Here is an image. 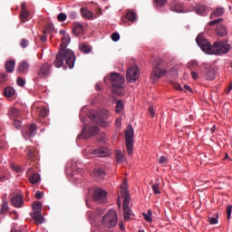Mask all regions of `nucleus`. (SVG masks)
Listing matches in <instances>:
<instances>
[{
    "instance_id": "43",
    "label": "nucleus",
    "mask_w": 232,
    "mask_h": 232,
    "mask_svg": "<svg viewBox=\"0 0 232 232\" xmlns=\"http://www.w3.org/2000/svg\"><path fill=\"white\" fill-rule=\"evenodd\" d=\"M223 21H224L223 18H218V19H216V20H213V21L209 22L208 24V25H209V26L217 25L218 24H221Z\"/></svg>"
},
{
    "instance_id": "37",
    "label": "nucleus",
    "mask_w": 232,
    "mask_h": 232,
    "mask_svg": "<svg viewBox=\"0 0 232 232\" xmlns=\"http://www.w3.org/2000/svg\"><path fill=\"white\" fill-rule=\"evenodd\" d=\"M9 211V205L7 201H3L2 208L0 209L1 214H6Z\"/></svg>"
},
{
    "instance_id": "29",
    "label": "nucleus",
    "mask_w": 232,
    "mask_h": 232,
    "mask_svg": "<svg viewBox=\"0 0 232 232\" xmlns=\"http://www.w3.org/2000/svg\"><path fill=\"white\" fill-rule=\"evenodd\" d=\"M31 217L33 218V219L35 221L36 224H42L44 222V218L41 214V212H34L33 214H31Z\"/></svg>"
},
{
    "instance_id": "23",
    "label": "nucleus",
    "mask_w": 232,
    "mask_h": 232,
    "mask_svg": "<svg viewBox=\"0 0 232 232\" xmlns=\"http://www.w3.org/2000/svg\"><path fill=\"white\" fill-rule=\"evenodd\" d=\"M187 67L190 72L199 71V63L196 60H191L190 62H188Z\"/></svg>"
},
{
    "instance_id": "10",
    "label": "nucleus",
    "mask_w": 232,
    "mask_h": 232,
    "mask_svg": "<svg viewBox=\"0 0 232 232\" xmlns=\"http://www.w3.org/2000/svg\"><path fill=\"white\" fill-rule=\"evenodd\" d=\"M140 78V69L138 66H132L128 69L127 81L129 82H136Z\"/></svg>"
},
{
    "instance_id": "48",
    "label": "nucleus",
    "mask_w": 232,
    "mask_h": 232,
    "mask_svg": "<svg viewBox=\"0 0 232 232\" xmlns=\"http://www.w3.org/2000/svg\"><path fill=\"white\" fill-rule=\"evenodd\" d=\"M66 18H67V15H66L64 13L59 14L58 16H57V19H58L60 22L65 21Z\"/></svg>"
},
{
    "instance_id": "33",
    "label": "nucleus",
    "mask_w": 232,
    "mask_h": 232,
    "mask_svg": "<svg viewBox=\"0 0 232 232\" xmlns=\"http://www.w3.org/2000/svg\"><path fill=\"white\" fill-rule=\"evenodd\" d=\"M81 12L83 17L88 19H93V14L91 11L85 8H82Z\"/></svg>"
},
{
    "instance_id": "12",
    "label": "nucleus",
    "mask_w": 232,
    "mask_h": 232,
    "mask_svg": "<svg viewBox=\"0 0 232 232\" xmlns=\"http://www.w3.org/2000/svg\"><path fill=\"white\" fill-rule=\"evenodd\" d=\"M107 192L100 188L93 190L92 198L95 202L103 203L106 200Z\"/></svg>"
},
{
    "instance_id": "8",
    "label": "nucleus",
    "mask_w": 232,
    "mask_h": 232,
    "mask_svg": "<svg viewBox=\"0 0 232 232\" xmlns=\"http://www.w3.org/2000/svg\"><path fill=\"white\" fill-rule=\"evenodd\" d=\"M133 127L131 126V124H129L125 130L126 148L129 155H131L133 152Z\"/></svg>"
},
{
    "instance_id": "26",
    "label": "nucleus",
    "mask_w": 232,
    "mask_h": 232,
    "mask_svg": "<svg viewBox=\"0 0 232 232\" xmlns=\"http://www.w3.org/2000/svg\"><path fill=\"white\" fill-rule=\"evenodd\" d=\"M15 94V89L12 86H7L4 89V96L6 98H11Z\"/></svg>"
},
{
    "instance_id": "15",
    "label": "nucleus",
    "mask_w": 232,
    "mask_h": 232,
    "mask_svg": "<svg viewBox=\"0 0 232 232\" xmlns=\"http://www.w3.org/2000/svg\"><path fill=\"white\" fill-rule=\"evenodd\" d=\"M27 159L30 161H35L38 160V150L34 147H26L24 150Z\"/></svg>"
},
{
    "instance_id": "44",
    "label": "nucleus",
    "mask_w": 232,
    "mask_h": 232,
    "mask_svg": "<svg viewBox=\"0 0 232 232\" xmlns=\"http://www.w3.org/2000/svg\"><path fill=\"white\" fill-rule=\"evenodd\" d=\"M226 212H227V220H230L231 219V215H232V206L231 205L227 206Z\"/></svg>"
},
{
    "instance_id": "24",
    "label": "nucleus",
    "mask_w": 232,
    "mask_h": 232,
    "mask_svg": "<svg viewBox=\"0 0 232 232\" xmlns=\"http://www.w3.org/2000/svg\"><path fill=\"white\" fill-rule=\"evenodd\" d=\"M225 12L224 7H217L216 10L211 13L209 18L213 19L214 17H220L225 14Z\"/></svg>"
},
{
    "instance_id": "52",
    "label": "nucleus",
    "mask_w": 232,
    "mask_h": 232,
    "mask_svg": "<svg viewBox=\"0 0 232 232\" xmlns=\"http://www.w3.org/2000/svg\"><path fill=\"white\" fill-rule=\"evenodd\" d=\"M111 39L114 43H117V41H120V34L118 33H113L111 34Z\"/></svg>"
},
{
    "instance_id": "1",
    "label": "nucleus",
    "mask_w": 232,
    "mask_h": 232,
    "mask_svg": "<svg viewBox=\"0 0 232 232\" xmlns=\"http://www.w3.org/2000/svg\"><path fill=\"white\" fill-rule=\"evenodd\" d=\"M196 43L198 46L205 52V53H208L210 55H220V53H228L231 50V45L227 44V41H216L213 45L206 40L203 36L198 35L196 37Z\"/></svg>"
},
{
    "instance_id": "30",
    "label": "nucleus",
    "mask_w": 232,
    "mask_h": 232,
    "mask_svg": "<svg viewBox=\"0 0 232 232\" xmlns=\"http://www.w3.org/2000/svg\"><path fill=\"white\" fill-rule=\"evenodd\" d=\"M37 115L39 118L44 119L48 115V110L44 106H41L37 108Z\"/></svg>"
},
{
    "instance_id": "28",
    "label": "nucleus",
    "mask_w": 232,
    "mask_h": 232,
    "mask_svg": "<svg viewBox=\"0 0 232 232\" xmlns=\"http://www.w3.org/2000/svg\"><path fill=\"white\" fill-rule=\"evenodd\" d=\"M72 32L75 35L82 34L83 33V26L80 23H74Z\"/></svg>"
},
{
    "instance_id": "3",
    "label": "nucleus",
    "mask_w": 232,
    "mask_h": 232,
    "mask_svg": "<svg viewBox=\"0 0 232 232\" xmlns=\"http://www.w3.org/2000/svg\"><path fill=\"white\" fill-rule=\"evenodd\" d=\"M168 73V71L164 68L163 61L157 59L152 66V72L150 73V82L156 83L160 78L164 77Z\"/></svg>"
},
{
    "instance_id": "42",
    "label": "nucleus",
    "mask_w": 232,
    "mask_h": 232,
    "mask_svg": "<svg viewBox=\"0 0 232 232\" xmlns=\"http://www.w3.org/2000/svg\"><path fill=\"white\" fill-rule=\"evenodd\" d=\"M8 81V74L6 72L0 73V83H5Z\"/></svg>"
},
{
    "instance_id": "55",
    "label": "nucleus",
    "mask_w": 232,
    "mask_h": 232,
    "mask_svg": "<svg viewBox=\"0 0 232 232\" xmlns=\"http://www.w3.org/2000/svg\"><path fill=\"white\" fill-rule=\"evenodd\" d=\"M149 114L150 115V118L155 117V111H154L153 106L149 107Z\"/></svg>"
},
{
    "instance_id": "34",
    "label": "nucleus",
    "mask_w": 232,
    "mask_h": 232,
    "mask_svg": "<svg viewBox=\"0 0 232 232\" xmlns=\"http://www.w3.org/2000/svg\"><path fill=\"white\" fill-rule=\"evenodd\" d=\"M116 160L119 164L122 163L125 160V156L121 150L116 151Z\"/></svg>"
},
{
    "instance_id": "16",
    "label": "nucleus",
    "mask_w": 232,
    "mask_h": 232,
    "mask_svg": "<svg viewBox=\"0 0 232 232\" xmlns=\"http://www.w3.org/2000/svg\"><path fill=\"white\" fill-rule=\"evenodd\" d=\"M170 10L176 13H187L189 12V10H186L185 5L183 3L175 1L172 2L170 5Z\"/></svg>"
},
{
    "instance_id": "57",
    "label": "nucleus",
    "mask_w": 232,
    "mask_h": 232,
    "mask_svg": "<svg viewBox=\"0 0 232 232\" xmlns=\"http://www.w3.org/2000/svg\"><path fill=\"white\" fill-rule=\"evenodd\" d=\"M43 197H44V193H43V192L37 191V192L35 193V198H36V199L40 200V199H42Z\"/></svg>"
},
{
    "instance_id": "64",
    "label": "nucleus",
    "mask_w": 232,
    "mask_h": 232,
    "mask_svg": "<svg viewBox=\"0 0 232 232\" xmlns=\"http://www.w3.org/2000/svg\"><path fill=\"white\" fill-rule=\"evenodd\" d=\"M11 232H21V230H17V229H15L14 227H13V228L11 229Z\"/></svg>"
},
{
    "instance_id": "50",
    "label": "nucleus",
    "mask_w": 232,
    "mask_h": 232,
    "mask_svg": "<svg viewBox=\"0 0 232 232\" xmlns=\"http://www.w3.org/2000/svg\"><path fill=\"white\" fill-rule=\"evenodd\" d=\"M13 124H14V126L17 130L21 129V126H22L21 121L14 119Z\"/></svg>"
},
{
    "instance_id": "9",
    "label": "nucleus",
    "mask_w": 232,
    "mask_h": 232,
    "mask_svg": "<svg viewBox=\"0 0 232 232\" xmlns=\"http://www.w3.org/2000/svg\"><path fill=\"white\" fill-rule=\"evenodd\" d=\"M113 88L115 89H123V84L125 82V79L120 73L112 72L111 73L110 78Z\"/></svg>"
},
{
    "instance_id": "51",
    "label": "nucleus",
    "mask_w": 232,
    "mask_h": 232,
    "mask_svg": "<svg viewBox=\"0 0 232 232\" xmlns=\"http://www.w3.org/2000/svg\"><path fill=\"white\" fill-rule=\"evenodd\" d=\"M197 72H198V71H192V72H190L191 78H192L194 81H197V80L199 78V75H198V73Z\"/></svg>"
},
{
    "instance_id": "2",
    "label": "nucleus",
    "mask_w": 232,
    "mask_h": 232,
    "mask_svg": "<svg viewBox=\"0 0 232 232\" xmlns=\"http://www.w3.org/2000/svg\"><path fill=\"white\" fill-rule=\"evenodd\" d=\"M64 61L70 69H72L74 67L75 55L72 50L70 49H67L66 51L59 50V53L56 55V59L53 63L55 68L57 69L61 68Z\"/></svg>"
},
{
    "instance_id": "40",
    "label": "nucleus",
    "mask_w": 232,
    "mask_h": 232,
    "mask_svg": "<svg viewBox=\"0 0 232 232\" xmlns=\"http://www.w3.org/2000/svg\"><path fill=\"white\" fill-rule=\"evenodd\" d=\"M30 16V12L28 10H22L20 14V18L24 22V19Z\"/></svg>"
},
{
    "instance_id": "56",
    "label": "nucleus",
    "mask_w": 232,
    "mask_h": 232,
    "mask_svg": "<svg viewBox=\"0 0 232 232\" xmlns=\"http://www.w3.org/2000/svg\"><path fill=\"white\" fill-rule=\"evenodd\" d=\"M173 88H174L176 91L183 92V88L181 87V85H180L179 83H174V84H173Z\"/></svg>"
},
{
    "instance_id": "59",
    "label": "nucleus",
    "mask_w": 232,
    "mask_h": 232,
    "mask_svg": "<svg viewBox=\"0 0 232 232\" xmlns=\"http://www.w3.org/2000/svg\"><path fill=\"white\" fill-rule=\"evenodd\" d=\"M182 91L185 92H191V88H190L188 85L185 84V85L182 87Z\"/></svg>"
},
{
    "instance_id": "31",
    "label": "nucleus",
    "mask_w": 232,
    "mask_h": 232,
    "mask_svg": "<svg viewBox=\"0 0 232 232\" xmlns=\"http://www.w3.org/2000/svg\"><path fill=\"white\" fill-rule=\"evenodd\" d=\"M21 116V113L19 111V109L17 108H12L9 111V117L13 120H15Z\"/></svg>"
},
{
    "instance_id": "7",
    "label": "nucleus",
    "mask_w": 232,
    "mask_h": 232,
    "mask_svg": "<svg viewBox=\"0 0 232 232\" xmlns=\"http://www.w3.org/2000/svg\"><path fill=\"white\" fill-rule=\"evenodd\" d=\"M118 221V215L116 211L110 210L102 218V224L109 227H114L117 225Z\"/></svg>"
},
{
    "instance_id": "13",
    "label": "nucleus",
    "mask_w": 232,
    "mask_h": 232,
    "mask_svg": "<svg viewBox=\"0 0 232 232\" xmlns=\"http://www.w3.org/2000/svg\"><path fill=\"white\" fill-rule=\"evenodd\" d=\"M37 133V125L35 123L31 124L27 129L23 130V136L25 140L34 138Z\"/></svg>"
},
{
    "instance_id": "32",
    "label": "nucleus",
    "mask_w": 232,
    "mask_h": 232,
    "mask_svg": "<svg viewBox=\"0 0 232 232\" xmlns=\"http://www.w3.org/2000/svg\"><path fill=\"white\" fill-rule=\"evenodd\" d=\"M216 33L220 36L227 35V29L224 25H218L216 28Z\"/></svg>"
},
{
    "instance_id": "6",
    "label": "nucleus",
    "mask_w": 232,
    "mask_h": 232,
    "mask_svg": "<svg viewBox=\"0 0 232 232\" xmlns=\"http://www.w3.org/2000/svg\"><path fill=\"white\" fill-rule=\"evenodd\" d=\"M202 67H203L202 74L204 79L209 82L215 81L217 76V72L215 70L214 65L203 63Z\"/></svg>"
},
{
    "instance_id": "22",
    "label": "nucleus",
    "mask_w": 232,
    "mask_h": 232,
    "mask_svg": "<svg viewBox=\"0 0 232 232\" xmlns=\"http://www.w3.org/2000/svg\"><path fill=\"white\" fill-rule=\"evenodd\" d=\"M63 43L60 45V50L61 52H65L68 49L67 48V44H69L71 38L68 34H64L63 37L62 38Z\"/></svg>"
},
{
    "instance_id": "41",
    "label": "nucleus",
    "mask_w": 232,
    "mask_h": 232,
    "mask_svg": "<svg viewBox=\"0 0 232 232\" xmlns=\"http://www.w3.org/2000/svg\"><path fill=\"white\" fill-rule=\"evenodd\" d=\"M218 218H219V215L217 214L216 218H208V222L210 225H216L218 223Z\"/></svg>"
},
{
    "instance_id": "5",
    "label": "nucleus",
    "mask_w": 232,
    "mask_h": 232,
    "mask_svg": "<svg viewBox=\"0 0 232 232\" xmlns=\"http://www.w3.org/2000/svg\"><path fill=\"white\" fill-rule=\"evenodd\" d=\"M121 193L122 198H124V202H123V216L126 221L130 220V215H131V211L129 208L130 205V196L128 192L127 189V184L126 182L123 183V185L121 186Z\"/></svg>"
},
{
    "instance_id": "46",
    "label": "nucleus",
    "mask_w": 232,
    "mask_h": 232,
    "mask_svg": "<svg viewBox=\"0 0 232 232\" xmlns=\"http://www.w3.org/2000/svg\"><path fill=\"white\" fill-rule=\"evenodd\" d=\"M152 191H154V194H156V195L160 194V185L159 184L152 185Z\"/></svg>"
},
{
    "instance_id": "60",
    "label": "nucleus",
    "mask_w": 232,
    "mask_h": 232,
    "mask_svg": "<svg viewBox=\"0 0 232 232\" xmlns=\"http://www.w3.org/2000/svg\"><path fill=\"white\" fill-rule=\"evenodd\" d=\"M76 16H77V14L74 13V12H72V13L70 14V17H71L72 19H75Z\"/></svg>"
},
{
    "instance_id": "38",
    "label": "nucleus",
    "mask_w": 232,
    "mask_h": 232,
    "mask_svg": "<svg viewBox=\"0 0 232 232\" xmlns=\"http://www.w3.org/2000/svg\"><path fill=\"white\" fill-rule=\"evenodd\" d=\"M126 16L131 22H134L137 19V14L133 11H129Z\"/></svg>"
},
{
    "instance_id": "45",
    "label": "nucleus",
    "mask_w": 232,
    "mask_h": 232,
    "mask_svg": "<svg viewBox=\"0 0 232 232\" xmlns=\"http://www.w3.org/2000/svg\"><path fill=\"white\" fill-rule=\"evenodd\" d=\"M16 83L20 87H24V85L26 84V81L21 77H18L16 80Z\"/></svg>"
},
{
    "instance_id": "21",
    "label": "nucleus",
    "mask_w": 232,
    "mask_h": 232,
    "mask_svg": "<svg viewBox=\"0 0 232 232\" xmlns=\"http://www.w3.org/2000/svg\"><path fill=\"white\" fill-rule=\"evenodd\" d=\"M5 67L7 73H13L15 70V60L6 61Z\"/></svg>"
},
{
    "instance_id": "35",
    "label": "nucleus",
    "mask_w": 232,
    "mask_h": 232,
    "mask_svg": "<svg viewBox=\"0 0 232 232\" xmlns=\"http://www.w3.org/2000/svg\"><path fill=\"white\" fill-rule=\"evenodd\" d=\"M79 48H80L81 52H82L83 53H90V52L92 50V47L85 44H80Z\"/></svg>"
},
{
    "instance_id": "47",
    "label": "nucleus",
    "mask_w": 232,
    "mask_h": 232,
    "mask_svg": "<svg viewBox=\"0 0 232 232\" xmlns=\"http://www.w3.org/2000/svg\"><path fill=\"white\" fill-rule=\"evenodd\" d=\"M29 42L26 39H22L20 42V46L22 48H28Z\"/></svg>"
},
{
    "instance_id": "11",
    "label": "nucleus",
    "mask_w": 232,
    "mask_h": 232,
    "mask_svg": "<svg viewBox=\"0 0 232 232\" xmlns=\"http://www.w3.org/2000/svg\"><path fill=\"white\" fill-rule=\"evenodd\" d=\"M51 64L45 63L42 64L39 69L37 70V76L39 79H45L47 78L51 73Z\"/></svg>"
},
{
    "instance_id": "4",
    "label": "nucleus",
    "mask_w": 232,
    "mask_h": 232,
    "mask_svg": "<svg viewBox=\"0 0 232 232\" xmlns=\"http://www.w3.org/2000/svg\"><path fill=\"white\" fill-rule=\"evenodd\" d=\"M89 118L92 120V122L103 128H107L109 126V122L104 121L109 118V111L107 110H103L102 113L94 110H91L89 112Z\"/></svg>"
},
{
    "instance_id": "19",
    "label": "nucleus",
    "mask_w": 232,
    "mask_h": 232,
    "mask_svg": "<svg viewBox=\"0 0 232 232\" xmlns=\"http://www.w3.org/2000/svg\"><path fill=\"white\" fill-rule=\"evenodd\" d=\"M198 15H205V13L207 11V7L201 4H196L192 9H189L188 12H193Z\"/></svg>"
},
{
    "instance_id": "25",
    "label": "nucleus",
    "mask_w": 232,
    "mask_h": 232,
    "mask_svg": "<svg viewBox=\"0 0 232 232\" xmlns=\"http://www.w3.org/2000/svg\"><path fill=\"white\" fill-rule=\"evenodd\" d=\"M94 154L100 158L107 157L109 150L106 148H98L94 150Z\"/></svg>"
},
{
    "instance_id": "54",
    "label": "nucleus",
    "mask_w": 232,
    "mask_h": 232,
    "mask_svg": "<svg viewBox=\"0 0 232 232\" xmlns=\"http://www.w3.org/2000/svg\"><path fill=\"white\" fill-rule=\"evenodd\" d=\"M167 157L165 156H160L159 157V163L160 164H166L167 163Z\"/></svg>"
},
{
    "instance_id": "49",
    "label": "nucleus",
    "mask_w": 232,
    "mask_h": 232,
    "mask_svg": "<svg viewBox=\"0 0 232 232\" xmlns=\"http://www.w3.org/2000/svg\"><path fill=\"white\" fill-rule=\"evenodd\" d=\"M156 5L160 7L164 6L167 5V0H154Z\"/></svg>"
},
{
    "instance_id": "20",
    "label": "nucleus",
    "mask_w": 232,
    "mask_h": 232,
    "mask_svg": "<svg viewBox=\"0 0 232 232\" xmlns=\"http://www.w3.org/2000/svg\"><path fill=\"white\" fill-rule=\"evenodd\" d=\"M93 175L97 181H102L104 179L106 172L103 169H95Z\"/></svg>"
},
{
    "instance_id": "62",
    "label": "nucleus",
    "mask_w": 232,
    "mask_h": 232,
    "mask_svg": "<svg viewBox=\"0 0 232 232\" xmlns=\"http://www.w3.org/2000/svg\"><path fill=\"white\" fill-rule=\"evenodd\" d=\"M120 227H121V231L125 230V227L122 223L120 224Z\"/></svg>"
},
{
    "instance_id": "14",
    "label": "nucleus",
    "mask_w": 232,
    "mask_h": 232,
    "mask_svg": "<svg viewBox=\"0 0 232 232\" xmlns=\"http://www.w3.org/2000/svg\"><path fill=\"white\" fill-rule=\"evenodd\" d=\"M99 132H100V129L97 126H90L88 130L86 129V127H84L82 130V134L85 139L97 135L99 134Z\"/></svg>"
},
{
    "instance_id": "61",
    "label": "nucleus",
    "mask_w": 232,
    "mask_h": 232,
    "mask_svg": "<svg viewBox=\"0 0 232 232\" xmlns=\"http://www.w3.org/2000/svg\"><path fill=\"white\" fill-rule=\"evenodd\" d=\"M26 10V4L25 3H22L21 4V11H24Z\"/></svg>"
},
{
    "instance_id": "17",
    "label": "nucleus",
    "mask_w": 232,
    "mask_h": 232,
    "mask_svg": "<svg viewBox=\"0 0 232 232\" xmlns=\"http://www.w3.org/2000/svg\"><path fill=\"white\" fill-rule=\"evenodd\" d=\"M28 70H30V64H28V62L25 60L20 62L18 67L16 68V72L21 75L28 73Z\"/></svg>"
},
{
    "instance_id": "18",
    "label": "nucleus",
    "mask_w": 232,
    "mask_h": 232,
    "mask_svg": "<svg viewBox=\"0 0 232 232\" xmlns=\"http://www.w3.org/2000/svg\"><path fill=\"white\" fill-rule=\"evenodd\" d=\"M34 170V169H28L27 170V175H30L29 176V182L32 184V185H35L37 184V182H39L41 180V178H40V175L37 174V172H33L32 171Z\"/></svg>"
},
{
    "instance_id": "58",
    "label": "nucleus",
    "mask_w": 232,
    "mask_h": 232,
    "mask_svg": "<svg viewBox=\"0 0 232 232\" xmlns=\"http://www.w3.org/2000/svg\"><path fill=\"white\" fill-rule=\"evenodd\" d=\"M143 218H145V221H147V222H150L152 220L151 216L145 214V213H143Z\"/></svg>"
},
{
    "instance_id": "53",
    "label": "nucleus",
    "mask_w": 232,
    "mask_h": 232,
    "mask_svg": "<svg viewBox=\"0 0 232 232\" xmlns=\"http://www.w3.org/2000/svg\"><path fill=\"white\" fill-rule=\"evenodd\" d=\"M11 168L17 173L21 172V167H19V165H14V163H12Z\"/></svg>"
},
{
    "instance_id": "27",
    "label": "nucleus",
    "mask_w": 232,
    "mask_h": 232,
    "mask_svg": "<svg viewBox=\"0 0 232 232\" xmlns=\"http://www.w3.org/2000/svg\"><path fill=\"white\" fill-rule=\"evenodd\" d=\"M11 202L14 208H21L23 206V197L16 196L11 199Z\"/></svg>"
},
{
    "instance_id": "63",
    "label": "nucleus",
    "mask_w": 232,
    "mask_h": 232,
    "mask_svg": "<svg viewBox=\"0 0 232 232\" xmlns=\"http://www.w3.org/2000/svg\"><path fill=\"white\" fill-rule=\"evenodd\" d=\"M41 41H42L43 43H45V41H46V36L43 35V36L41 37Z\"/></svg>"
},
{
    "instance_id": "36",
    "label": "nucleus",
    "mask_w": 232,
    "mask_h": 232,
    "mask_svg": "<svg viewBox=\"0 0 232 232\" xmlns=\"http://www.w3.org/2000/svg\"><path fill=\"white\" fill-rule=\"evenodd\" d=\"M123 108H124V102H123V100H119L117 102V105H116V112L117 113H121L122 111Z\"/></svg>"
},
{
    "instance_id": "39",
    "label": "nucleus",
    "mask_w": 232,
    "mask_h": 232,
    "mask_svg": "<svg viewBox=\"0 0 232 232\" xmlns=\"http://www.w3.org/2000/svg\"><path fill=\"white\" fill-rule=\"evenodd\" d=\"M41 208H42V203L39 201H36L34 203L33 205V209L34 212H41Z\"/></svg>"
}]
</instances>
